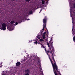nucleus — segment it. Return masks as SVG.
<instances>
[{
    "label": "nucleus",
    "instance_id": "nucleus-1",
    "mask_svg": "<svg viewBox=\"0 0 75 75\" xmlns=\"http://www.w3.org/2000/svg\"><path fill=\"white\" fill-rule=\"evenodd\" d=\"M52 43H53V42L52 41V39H51L49 42V43L48 42H47V45L49 48L50 49V54H52V59L55 62L54 64L52 63V60L50 59V61L52 64L53 69L54 72V73L55 75H58L57 74V73L56 72H58L59 73L60 75H61V74H60L59 73V71L58 70V67H57V66L56 65V64L55 63V61L54 59V56H55V54H54V52L55 51V50L54 49V47L52 46Z\"/></svg>",
    "mask_w": 75,
    "mask_h": 75
},
{
    "label": "nucleus",
    "instance_id": "nucleus-2",
    "mask_svg": "<svg viewBox=\"0 0 75 75\" xmlns=\"http://www.w3.org/2000/svg\"><path fill=\"white\" fill-rule=\"evenodd\" d=\"M69 3V6L70 7V11L71 16L72 17V23L74 22V20L75 19V4L74 3V0H68Z\"/></svg>",
    "mask_w": 75,
    "mask_h": 75
},
{
    "label": "nucleus",
    "instance_id": "nucleus-3",
    "mask_svg": "<svg viewBox=\"0 0 75 75\" xmlns=\"http://www.w3.org/2000/svg\"><path fill=\"white\" fill-rule=\"evenodd\" d=\"M33 11V9L32 8L26 12V15L23 14V15H21V16L20 21L24 20L25 18L27 17V16H28V14H32ZM25 15H26V16H25Z\"/></svg>",
    "mask_w": 75,
    "mask_h": 75
},
{
    "label": "nucleus",
    "instance_id": "nucleus-4",
    "mask_svg": "<svg viewBox=\"0 0 75 75\" xmlns=\"http://www.w3.org/2000/svg\"><path fill=\"white\" fill-rule=\"evenodd\" d=\"M48 3V2H47L46 4H45V2L44 1V0H42V3L40 4L38 6H37L36 5H34L33 8H38V7H45L46 5H47V4Z\"/></svg>",
    "mask_w": 75,
    "mask_h": 75
},
{
    "label": "nucleus",
    "instance_id": "nucleus-5",
    "mask_svg": "<svg viewBox=\"0 0 75 75\" xmlns=\"http://www.w3.org/2000/svg\"><path fill=\"white\" fill-rule=\"evenodd\" d=\"M6 27H7V25L6 23H4L1 24V27H0V29L5 31L6 29Z\"/></svg>",
    "mask_w": 75,
    "mask_h": 75
},
{
    "label": "nucleus",
    "instance_id": "nucleus-6",
    "mask_svg": "<svg viewBox=\"0 0 75 75\" xmlns=\"http://www.w3.org/2000/svg\"><path fill=\"white\" fill-rule=\"evenodd\" d=\"M47 19H46V17H45V18L43 19V23H44L43 25V28L42 30H44V28H46V21Z\"/></svg>",
    "mask_w": 75,
    "mask_h": 75
},
{
    "label": "nucleus",
    "instance_id": "nucleus-7",
    "mask_svg": "<svg viewBox=\"0 0 75 75\" xmlns=\"http://www.w3.org/2000/svg\"><path fill=\"white\" fill-rule=\"evenodd\" d=\"M7 28L9 30V31H12L14 28V27L13 26V24H12L9 27L8 26Z\"/></svg>",
    "mask_w": 75,
    "mask_h": 75
},
{
    "label": "nucleus",
    "instance_id": "nucleus-8",
    "mask_svg": "<svg viewBox=\"0 0 75 75\" xmlns=\"http://www.w3.org/2000/svg\"><path fill=\"white\" fill-rule=\"evenodd\" d=\"M41 63L40 61L39 62L38 64V65L37 66V67H38V69L40 71H41L42 70V69L41 68Z\"/></svg>",
    "mask_w": 75,
    "mask_h": 75
},
{
    "label": "nucleus",
    "instance_id": "nucleus-9",
    "mask_svg": "<svg viewBox=\"0 0 75 75\" xmlns=\"http://www.w3.org/2000/svg\"><path fill=\"white\" fill-rule=\"evenodd\" d=\"M45 34H46V32H45L44 33H41V35L42 36V38L43 39H45Z\"/></svg>",
    "mask_w": 75,
    "mask_h": 75
},
{
    "label": "nucleus",
    "instance_id": "nucleus-10",
    "mask_svg": "<svg viewBox=\"0 0 75 75\" xmlns=\"http://www.w3.org/2000/svg\"><path fill=\"white\" fill-rule=\"evenodd\" d=\"M30 69H28L25 71V73H26V74H29L30 73Z\"/></svg>",
    "mask_w": 75,
    "mask_h": 75
},
{
    "label": "nucleus",
    "instance_id": "nucleus-11",
    "mask_svg": "<svg viewBox=\"0 0 75 75\" xmlns=\"http://www.w3.org/2000/svg\"><path fill=\"white\" fill-rule=\"evenodd\" d=\"M2 75H7V71H6L5 72V73H4V71H2Z\"/></svg>",
    "mask_w": 75,
    "mask_h": 75
},
{
    "label": "nucleus",
    "instance_id": "nucleus-12",
    "mask_svg": "<svg viewBox=\"0 0 75 75\" xmlns=\"http://www.w3.org/2000/svg\"><path fill=\"white\" fill-rule=\"evenodd\" d=\"M37 38L38 39H40L41 38V36L40 35H38L37 36Z\"/></svg>",
    "mask_w": 75,
    "mask_h": 75
},
{
    "label": "nucleus",
    "instance_id": "nucleus-13",
    "mask_svg": "<svg viewBox=\"0 0 75 75\" xmlns=\"http://www.w3.org/2000/svg\"><path fill=\"white\" fill-rule=\"evenodd\" d=\"M45 50L46 52H47V55L49 56V55L48 54V53H50V51H49V50L46 51V48H45Z\"/></svg>",
    "mask_w": 75,
    "mask_h": 75
},
{
    "label": "nucleus",
    "instance_id": "nucleus-14",
    "mask_svg": "<svg viewBox=\"0 0 75 75\" xmlns=\"http://www.w3.org/2000/svg\"><path fill=\"white\" fill-rule=\"evenodd\" d=\"M20 64H21V63L20 62H18L16 63V66H19V65H20Z\"/></svg>",
    "mask_w": 75,
    "mask_h": 75
},
{
    "label": "nucleus",
    "instance_id": "nucleus-15",
    "mask_svg": "<svg viewBox=\"0 0 75 75\" xmlns=\"http://www.w3.org/2000/svg\"><path fill=\"white\" fill-rule=\"evenodd\" d=\"M14 23V21H11L10 22V23H11V24H13V23Z\"/></svg>",
    "mask_w": 75,
    "mask_h": 75
},
{
    "label": "nucleus",
    "instance_id": "nucleus-16",
    "mask_svg": "<svg viewBox=\"0 0 75 75\" xmlns=\"http://www.w3.org/2000/svg\"><path fill=\"white\" fill-rule=\"evenodd\" d=\"M40 41H44V40L43 39H40Z\"/></svg>",
    "mask_w": 75,
    "mask_h": 75
},
{
    "label": "nucleus",
    "instance_id": "nucleus-17",
    "mask_svg": "<svg viewBox=\"0 0 75 75\" xmlns=\"http://www.w3.org/2000/svg\"><path fill=\"white\" fill-rule=\"evenodd\" d=\"M73 41H75V36H74V37L73 38Z\"/></svg>",
    "mask_w": 75,
    "mask_h": 75
},
{
    "label": "nucleus",
    "instance_id": "nucleus-18",
    "mask_svg": "<svg viewBox=\"0 0 75 75\" xmlns=\"http://www.w3.org/2000/svg\"><path fill=\"white\" fill-rule=\"evenodd\" d=\"M18 24V23L17 22H16V23L14 24L15 25H17Z\"/></svg>",
    "mask_w": 75,
    "mask_h": 75
},
{
    "label": "nucleus",
    "instance_id": "nucleus-19",
    "mask_svg": "<svg viewBox=\"0 0 75 75\" xmlns=\"http://www.w3.org/2000/svg\"><path fill=\"white\" fill-rule=\"evenodd\" d=\"M34 43H35V44H36L37 45V44L38 43V42H37V41H36Z\"/></svg>",
    "mask_w": 75,
    "mask_h": 75
},
{
    "label": "nucleus",
    "instance_id": "nucleus-20",
    "mask_svg": "<svg viewBox=\"0 0 75 75\" xmlns=\"http://www.w3.org/2000/svg\"><path fill=\"white\" fill-rule=\"evenodd\" d=\"M30 0H26V1L27 2H29Z\"/></svg>",
    "mask_w": 75,
    "mask_h": 75
},
{
    "label": "nucleus",
    "instance_id": "nucleus-21",
    "mask_svg": "<svg viewBox=\"0 0 75 75\" xmlns=\"http://www.w3.org/2000/svg\"><path fill=\"white\" fill-rule=\"evenodd\" d=\"M41 47H42L43 48H44V46L43 45H41Z\"/></svg>",
    "mask_w": 75,
    "mask_h": 75
},
{
    "label": "nucleus",
    "instance_id": "nucleus-22",
    "mask_svg": "<svg viewBox=\"0 0 75 75\" xmlns=\"http://www.w3.org/2000/svg\"><path fill=\"white\" fill-rule=\"evenodd\" d=\"M25 75H29V74L28 73H26L25 74Z\"/></svg>",
    "mask_w": 75,
    "mask_h": 75
},
{
    "label": "nucleus",
    "instance_id": "nucleus-23",
    "mask_svg": "<svg viewBox=\"0 0 75 75\" xmlns=\"http://www.w3.org/2000/svg\"><path fill=\"white\" fill-rule=\"evenodd\" d=\"M42 11V10H40V12H39V13H40V12H41V11Z\"/></svg>",
    "mask_w": 75,
    "mask_h": 75
},
{
    "label": "nucleus",
    "instance_id": "nucleus-24",
    "mask_svg": "<svg viewBox=\"0 0 75 75\" xmlns=\"http://www.w3.org/2000/svg\"><path fill=\"white\" fill-rule=\"evenodd\" d=\"M3 64V62H1V64Z\"/></svg>",
    "mask_w": 75,
    "mask_h": 75
},
{
    "label": "nucleus",
    "instance_id": "nucleus-25",
    "mask_svg": "<svg viewBox=\"0 0 75 75\" xmlns=\"http://www.w3.org/2000/svg\"><path fill=\"white\" fill-rule=\"evenodd\" d=\"M45 40H46V41H47V39H45Z\"/></svg>",
    "mask_w": 75,
    "mask_h": 75
},
{
    "label": "nucleus",
    "instance_id": "nucleus-26",
    "mask_svg": "<svg viewBox=\"0 0 75 75\" xmlns=\"http://www.w3.org/2000/svg\"><path fill=\"white\" fill-rule=\"evenodd\" d=\"M73 35H74V33H73Z\"/></svg>",
    "mask_w": 75,
    "mask_h": 75
},
{
    "label": "nucleus",
    "instance_id": "nucleus-27",
    "mask_svg": "<svg viewBox=\"0 0 75 75\" xmlns=\"http://www.w3.org/2000/svg\"><path fill=\"white\" fill-rule=\"evenodd\" d=\"M12 1H14V0H12Z\"/></svg>",
    "mask_w": 75,
    "mask_h": 75
},
{
    "label": "nucleus",
    "instance_id": "nucleus-28",
    "mask_svg": "<svg viewBox=\"0 0 75 75\" xmlns=\"http://www.w3.org/2000/svg\"><path fill=\"white\" fill-rule=\"evenodd\" d=\"M30 42H31V41H30Z\"/></svg>",
    "mask_w": 75,
    "mask_h": 75
},
{
    "label": "nucleus",
    "instance_id": "nucleus-29",
    "mask_svg": "<svg viewBox=\"0 0 75 75\" xmlns=\"http://www.w3.org/2000/svg\"><path fill=\"white\" fill-rule=\"evenodd\" d=\"M27 20H30V19H28Z\"/></svg>",
    "mask_w": 75,
    "mask_h": 75
},
{
    "label": "nucleus",
    "instance_id": "nucleus-30",
    "mask_svg": "<svg viewBox=\"0 0 75 75\" xmlns=\"http://www.w3.org/2000/svg\"><path fill=\"white\" fill-rule=\"evenodd\" d=\"M47 34H48V32H47Z\"/></svg>",
    "mask_w": 75,
    "mask_h": 75
},
{
    "label": "nucleus",
    "instance_id": "nucleus-31",
    "mask_svg": "<svg viewBox=\"0 0 75 75\" xmlns=\"http://www.w3.org/2000/svg\"><path fill=\"white\" fill-rule=\"evenodd\" d=\"M45 8H46V7H45Z\"/></svg>",
    "mask_w": 75,
    "mask_h": 75
},
{
    "label": "nucleus",
    "instance_id": "nucleus-32",
    "mask_svg": "<svg viewBox=\"0 0 75 75\" xmlns=\"http://www.w3.org/2000/svg\"><path fill=\"white\" fill-rule=\"evenodd\" d=\"M31 41H33V40H32Z\"/></svg>",
    "mask_w": 75,
    "mask_h": 75
},
{
    "label": "nucleus",
    "instance_id": "nucleus-33",
    "mask_svg": "<svg viewBox=\"0 0 75 75\" xmlns=\"http://www.w3.org/2000/svg\"><path fill=\"white\" fill-rule=\"evenodd\" d=\"M1 67H2V66H1Z\"/></svg>",
    "mask_w": 75,
    "mask_h": 75
},
{
    "label": "nucleus",
    "instance_id": "nucleus-34",
    "mask_svg": "<svg viewBox=\"0 0 75 75\" xmlns=\"http://www.w3.org/2000/svg\"><path fill=\"white\" fill-rule=\"evenodd\" d=\"M0 67H1V66H0Z\"/></svg>",
    "mask_w": 75,
    "mask_h": 75
},
{
    "label": "nucleus",
    "instance_id": "nucleus-35",
    "mask_svg": "<svg viewBox=\"0 0 75 75\" xmlns=\"http://www.w3.org/2000/svg\"><path fill=\"white\" fill-rule=\"evenodd\" d=\"M74 1H75V0H74Z\"/></svg>",
    "mask_w": 75,
    "mask_h": 75
}]
</instances>
